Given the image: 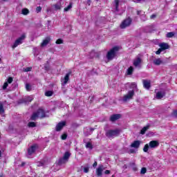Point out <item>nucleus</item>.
I'll return each mask as SVG.
<instances>
[{"label": "nucleus", "mask_w": 177, "mask_h": 177, "mask_svg": "<svg viewBox=\"0 0 177 177\" xmlns=\"http://www.w3.org/2000/svg\"><path fill=\"white\" fill-rule=\"evenodd\" d=\"M121 132V130L116 129H109L107 130L105 133L106 138L109 139H114V138L118 136Z\"/></svg>", "instance_id": "f257e3e1"}, {"label": "nucleus", "mask_w": 177, "mask_h": 177, "mask_svg": "<svg viewBox=\"0 0 177 177\" xmlns=\"http://www.w3.org/2000/svg\"><path fill=\"white\" fill-rule=\"evenodd\" d=\"M120 48L115 46L113 47L112 49H111L106 55V59H108V60H113V59H114V57H115V55L118 52V50H119Z\"/></svg>", "instance_id": "f03ea898"}, {"label": "nucleus", "mask_w": 177, "mask_h": 177, "mask_svg": "<svg viewBox=\"0 0 177 177\" xmlns=\"http://www.w3.org/2000/svg\"><path fill=\"white\" fill-rule=\"evenodd\" d=\"M131 24H132V19L131 18H127L122 22L120 24V28H127V27H129Z\"/></svg>", "instance_id": "7ed1b4c3"}, {"label": "nucleus", "mask_w": 177, "mask_h": 177, "mask_svg": "<svg viewBox=\"0 0 177 177\" xmlns=\"http://www.w3.org/2000/svg\"><path fill=\"white\" fill-rule=\"evenodd\" d=\"M26 38L25 35H22L19 38H18L14 43L13 46H12V49H15V48H17L19 45L23 44V40Z\"/></svg>", "instance_id": "20e7f679"}, {"label": "nucleus", "mask_w": 177, "mask_h": 177, "mask_svg": "<svg viewBox=\"0 0 177 177\" xmlns=\"http://www.w3.org/2000/svg\"><path fill=\"white\" fill-rule=\"evenodd\" d=\"M135 95V91H129L127 95L123 97V102H127V100H131L133 95Z\"/></svg>", "instance_id": "39448f33"}, {"label": "nucleus", "mask_w": 177, "mask_h": 177, "mask_svg": "<svg viewBox=\"0 0 177 177\" xmlns=\"http://www.w3.org/2000/svg\"><path fill=\"white\" fill-rule=\"evenodd\" d=\"M66 124H67L66 121L59 122L55 127V131L57 132H60V131L66 127Z\"/></svg>", "instance_id": "423d86ee"}, {"label": "nucleus", "mask_w": 177, "mask_h": 177, "mask_svg": "<svg viewBox=\"0 0 177 177\" xmlns=\"http://www.w3.org/2000/svg\"><path fill=\"white\" fill-rule=\"evenodd\" d=\"M150 149H156L160 146V142L157 140H152L149 143Z\"/></svg>", "instance_id": "0eeeda50"}, {"label": "nucleus", "mask_w": 177, "mask_h": 177, "mask_svg": "<svg viewBox=\"0 0 177 177\" xmlns=\"http://www.w3.org/2000/svg\"><path fill=\"white\" fill-rule=\"evenodd\" d=\"M70 75H71V72L66 73L65 77L62 79V85H66L67 82L70 81Z\"/></svg>", "instance_id": "6e6552de"}, {"label": "nucleus", "mask_w": 177, "mask_h": 177, "mask_svg": "<svg viewBox=\"0 0 177 177\" xmlns=\"http://www.w3.org/2000/svg\"><path fill=\"white\" fill-rule=\"evenodd\" d=\"M12 82H13V77H10L7 79V81L6 82H4L3 85V90L5 91V89H6V88H8V86H9V84H12Z\"/></svg>", "instance_id": "1a4fd4ad"}, {"label": "nucleus", "mask_w": 177, "mask_h": 177, "mask_svg": "<svg viewBox=\"0 0 177 177\" xmlns=\"http://www.w3.org/2000/svg\"><path fill=\"white\" fill-rule=\"evenodd\" d=\"M36 113H37L39 118H45V117H46L45 111H44V109H38Z\"/></svg>", "instance_id": "9d476101"}, {"label": "nucleus", "mask_w": 177, "mask_h": 177, "mask_svg": "<svg viewBox=\"0 0 177 177\" xmlns=\"http://www.w3.org/2000/svg\"><path fill=\"white\" fill-rule=\"evenodd\" d=\"M142 84H143V86H144V88H145V89H150V88L151 86V83L150 80H143Z\"/></svg>", "instance_id": "9b49d317"}, {"label": "nucleus", "mask_w": 177, "mask_h": 177, "mask_svg": "<svg viewBox=\"0 0 177 177\" xmlns=\"http://www.w3.org/2000/svg\"><path fill=\"white\" fill-rule=\"evenodd\" d=\"M120 118H121V114H113L111 115L110 121H111V122H115V121L120 120Z\"/></svg>", "instance_id": "f8f14e48"}, {"label": "nucleus", "mask_w": 177, "mask_h": 177, "mask_svg": "<svg viewBox=\"0 0 177 177\" xmlns=\"http://www.w3.org/2000/svg\"><path fill=\"white\" fill-rule=\"evenodd\" d=\"M165 95H166L165 91H158L156 93V97L158 100L162 99V97H164V96H165Z\"/></svg>", "instance_id": "ddd939ff"}, {"label": "nucleus", "mask_w": 177, "mask_h": 177, "mask_svg": "<svg viewBox=\"0 0 177 177\" xmlns=\"http://www.w3.org/2000/svg\"><path fill=\"white\" fill-rule=\"evenodd\" d=\"M140 63H142V59L138 57L134 59L133 64L135 67H139Z\"/></svg>", "instance_id": "4468645a"}, {"label": "nucleus", "mask_w": 177, "mask_h": 177, "mask_svg": "<svg viewBox=\"0 0 177 177\" xmlns=\"http://www.w3.org/2000/svg\"><path fill=\"white\" fill-rule=\"evenodd\" d=\"M35 150H37V146L36 145H32L31 147H30L28 149V154L29 156H31V154H33V153H35Z\"/></svg>", "instance_id": "2eb2a0df"}, {"label": "nucleus", "mask_w": 177, "mask_h": 177, "mask_svg": "<svg viewBox=\"0 0 177 177\" xmlns=\"http://www.w3.org/2000/svg\"><path fill=\"white\" fill-rule=\"evenodd\" d=\"M103 171H104V166L100 165L97 169V176H102Z\"/></svg>", "instance_id": "dca6fc26"}, {"label": "nucleus", "mask_w": 177, "mask_h": 177, "mask_svg": "<svg viewBox=\"0 0 177 177\" xmlns=\"http://www.w3.org/2000/svg\"><path fill=\"white\" fill-rule=\"evenodd\" d=\"M139 146H140V141L139 140H136L131 145V147L134 149H139Z\"/></svg>", "instance_id": "f3484780"}, {"label": "nucleus", "mask_w": 177, "mask_h": 177, "mask_svg": "<svg viewBox=\"0 0 177 177\" xmlns=\"http://www.w3.org/2000/svg\"><path fill=\"white\" fill-rule=\"evenodd\" d=\"M159 46L163 50H167V49L169 48V45H168V44L167 43H161L160 44H159Z\"/></svg>", "instance_id": "a211bd4d"}, {"label": "nucleus", "mask_w": 177, "mask_h": 177, "mask_svg": "<svg viewBox=\"0 0 177 177\" xmlns=\"http://www.w3.org/2000/svg\"><path fill=\"white\" fill-rule=\"evenodd\" d=\"M49 42H50V37H46L44 40H43L41 46H46Z\"/></svg>", "instance_id": "6ab92c4d"}, {"label": "nucleus", "mask_w": 177, "mask_h": 177, "mask_svg": "<svg viewBox=\"0 0 177 177\" xmlns=\"http://www.w3.org/2000/svg\"><path fill=\"white\" fill-rule=\"evenodd\" d=\"M153 64L155 66H160V64H162V60L161 58H158L153 60Z\"/></svg>", "instance_id": "aec40b11"}, {"label": "nucleus", "mask_w": 177, "mask_h": 177, "mask_svg": "<svg viewBox=\"0 0 177 177\" xmlns=\"http://www.w3.org/2000/svg\"><path fill=\"white\" fill-rule=\"evenodd\" d=\"M38 118H39V116H38V113H37V112L33 113L30 117L31 121H35L36 120H38Z\"/></svg>", "instance_id": "412c9836"}, {"label": "nucleus", "mask_w": 177, "mask_h": 177, "mask_svg": "<svg viewBox=\"0 0 177 177\" xmlns=\"http://www.w3.org/2000/svg\"><path fill=\"white\" fill-rule=\"evenodd\" d=\"M54 8H55V10H60V9H62V1L57 2L56 4H55Z\"/></svg>", "instance_id": "4be33fe9"}, {"label": "nucleus", "mask_w": 177, "mask_h": 177, "mask_svg": "<svg viewBox=\"0 0 177 177\" xmlns=\"http://www.w3.org/2000/svg\"><path fill=\"white\" fill-rule=\"evenodd\" d=\"M70 156H71V153L70 152L66 151L64 153L63 158L65 161H68V158H70Z\"/></svg>", "instance_id": "5701e85b"}, {"label": "nucleus", "mask_w": 177, "mask_h": 177, "mask_svg": "<svg viewBox=\"0 0 177 177\" xmlns=\"http://www.w3.org/2000/svg\"><path fill=\"white\" fill-rule=\"evenodd\" d=\"M25 99V104H27L31 102H32V100H34V97H32V96H28L24 98Z\"/></svg>", "instance_id": "b1692460"}, {"label": "nucleus", "mask_w": 177, "mask_h": 177, "mask_svg": "<svg viewBox=\"0 0 177 177\" xmlns=\"http://www.w3.org/2000/svg\"><path fill=\"white\" fill-rule=\"evenodd\" d=\"M149 128H150V126H146V127H143L140 131L141 135H145L146 133V131H147V129H149Z\"/></svg>", "instance_id": "393cba45"}, {"label": "nucleus", "mask_w": 177, "mask_h": 177, "mask_svg": "<svg viewBox=\"0 0 177 177\" xmlns=\"http://www.w3.org/2000/svg\"><path fill=\"white\" fill-rule=\"evenodd\" d=\"M175 32H169L166 34L167 38H172L175 36Z\"/></svg>", "instance_id": "a878e982"}, {"label": "nucleus", "mask_w": 177, "mask_h": 177, "mask_svg": "<svg viewBox=\"0 0 177 177\" xmlns=\"http://www.w3.org/2000/svg\"><path fill=\"white\" fill-rule=\"evenodd\" d=\"M133 73V66H130L127 69V75H132Z\"/></svg>", "instance_id": "bb28decb"}, {"label": "nucleus", "mask_w": 177, "mask_h": 177, "mask_svg": "<svg viewBox=\"0 0 177 177\" xmlns=\"http://www.w3.org/2000/svg\"><path fill=\"white\" fill-rule=\"evenodd\" d=\"M73 8V3H70L69 5L64 9V12H68Z\"/></svg>", "instance_id": "cd10ccee"}, {"label": "nucleus", "mask_w": 177, "mask_h": 177, "mask_svg": "<svg viewBox=\"0 0 177 177\" xmlns=\"http://www.w3.org/2000/svg\"><path fill=\"white\" fill-rule=\"evenodd\" d=\"M114 3H115V11L118 12V6L120 5V1L119 0H115Z\"/></svg>", "instance_id": "c85d7f7f"}, {"label": "nucleus", "mask_w": 177, "mask_h": 177, "mask_svg": "<svg viewBox=\"0 0 177 177\" xmlns=\"http://www.w3.org/2000/svg\"><path fill=\"white\" fill-rule=\"evenodd\" d=\"M28 127H29V128H35V127H37V124L34 122H30L28 124Z\"/></svg>", "instance_id": "c756f323"}, {"label": "nucleus", "mask_w": 177, "mask_h": 177, "mask_svg": "<svg viewBox=\"0 0 177 177\" xmlns=\"http://www.w3.org/2000/svg\"><path fill=\"white\" fill-rule=\"evenodd\" d=\"M66 162H67V160H65L63 158H59V160L58 161V164L59 165H62L63 164H66Z\"/></svg>", "instance_id": "7c9ffc66"}, {"label": "nucleus", "mask_w": 177, "mask_h": 177, "mask_svg": "<svg viewBox=\"0 0 177 177\" xmlns=\"http://www.w3.org/2000/svg\"><path fill=\"white\" fill-rule=\"evenodd\" d=\"M5 113V109H3V104L0 103V114H3Z\"/></svg>", "instance_id": "2f4dec72"}, {"label": "nucleus", "mask_w": 177, "mask_h": 177, "mask_svg": "<svg viewBox=\"0 0 177 177\" xmlns=\"http://www.w3.org/2000/svg\"><path fill=\"white\" fill-rule=\"evenodd\" d=\"M28 13H30V11L28 10V9L24 8L22 10V15H28Z\"/></svg>", "instance_id": "473e14b6"}, {"label": "nucleus", "mask_w": 177, "mask_h": 177, "mask_svg": "<svg viewBox=\"0 0 177 177\" xmlns=\"http://www.w3.org/2000/svg\"><path fill=\"white\" fill-rule=\"evenodd\" d=\"M26 91H28V92H30V91L32 90V88L31 87V86L30 85V84L27 83L26 84Z\"/></svg>", "instance_id": "72a5a7b5"}, {"label": "nucleus", "mask_w": 177, "mask_h": 177, "mask_svg": "<svg viewBox=\"0 0 177 177\" xmlns=\"http://www.w3.org/2000/svg\"><path fill=\"white\" fill-rule=\"evenodd\" d=\"M149 147H150V146L148 145V144H146L143 148V151L147 153V151H149Z\"/></svg>", "instance_id": "f704fd0d"}, {"label": "nucleus", "mask_w": 177, "mask_h": 177, "mask_svg": "<svg viewBox=\"0 0 177 177\" xmlns=\"http://www.w3.org/2000/svg\"><path fill=\"white\" fill-rule=\"evenodd\" d=\"M86 149H90L91 150H92V149H93V147L92 146V144L91 142H87L86 144Z\"/></svg>", "instance_id": "c9c22d12"}, {"label": "nucleus", "mask_w": 177, "mask_h": 177, "mask_svg": "<svg viewBox=\"0 0 177 177\" xmlns=\"http://www.w3.org/2000/svg\"><path fill=\"white\" fill-rule=\"evenodd\" d=\"M131 88L132 89H138V85L136 84V83L133 82L131 84Z\"/></svg>", "instance_id": "e433bc0d"}, {"label": "nucleus", "mask_w": 177, "mask_h": 177, "mask_svg": "<svg viewBox=\"0 0 177 177\" xmlns=\"http://www.w3.org/2000/svg\"><path fill=\"white\" fill-rule=\"evenodd\" d=\"M53 95V91H46L45 93V95L46 96H48V97H50Z\"/></svg>", "instance_id": "4c0bfd02"}, {"label": "nucleus", "mask_w": 177, "mask_h": 177, "mask_svg": "<svg viewBox=\"0 0 177 177\" xmlns=\"http://www.w3.org/2000/svg\"><path fill=\"white\" fill-rule=\"evenodd\" d=\"M146 172H147V169H146V167H142L140 171L141 175H145Z\"/></svg>", "instance_id": "58836bf2"}, {"label": "nucleus", "mask_w": 177, "mask_h": 177, "mask_svg": "<svg viewBox=\"0 0 177 177\" xmlns=\"http://www.w3.org/2000/svg\"><path fill=\"white\" fill-rule=\"evenodd\" d=\"M23 103L26 104V101L24 98H22L18 101V104H23Z\"/></svg>", "instance_id": "ea45409f"}, {"label": "nucleus", "mask_w": 177, "mask_h": 177, "mask_svg": "<svg viewBox=\"0 0 177 177\" xmlns=\"http://www.w3.org/2000/svg\"><path fill=\"white\" fill-rule=\"evenodd\" d=\"M172 117H174V118H177V109L174 110L171 113Z\"/></svg>", "instance_id": "a19ab883"}, {"label": "nucleus", "mask_w": 177, "mask_h": 177, "mask_svg": "<svg viewBox=\"0 0 177 177\" xmlns=\"http://www.w3.org/2000/svg\"><path fill=\"white\" fill-rule=\"evenodd\" d=\"M61 139L62 140H66L67 139V133H64L61 136Z\"/></svg>", "instance_id": "79ce46f5"}, {"label": "nucleus", "mask_w": 177, "mask_h": 177, "mask_svg": "<svg viewBox=\"0 0 177 177\" xmlns=\"http://www.w3.org/2000/svg\"><path fill=\"white\" fill-rule=\"evenodd\" d=\"M83 169L85 174H88V172H89V167H83Z\"/></svg>", "instance_id": "37998d69"}, {"label": "nucleus", "mask_w": 177, "mask_h": 177, "mask_svg": "<svg viewBox=\"0 0 177 177\" xmlns=\"http://www.w3.org/2000/svg\"><path fill=\"white\" fill-rule=\"evenodd\" d=\"M55 44H57V45H60V44H63V39H58L56 41Z\"/></svg>", "instance_id": "c03bdc74"}, {"label": "nucleus", "mask_w": 177, "mask_h": 177, "mask_svg": "<svg viewBox=\"0 0 177 177\" xmlns=\"http://www.w3.org/2000/svg\"><path fill=\"white\" fill-rule=\"evenodd\" d=\"M37 165L38 167H44V166L45 165V163L43 162H38L37 163Z\"/></svg>", "instance_id": "a18cd8bd"}, {"label": "nucleus", "mask_w": 177, "mask_h": 177, "mask_svg": "<svg viewBox=\"0 0 177 177\" xmlns=\"http://www.w3.org/2000/svg\"><path fill=\"white\" fill-rule=\"evenodd\" d=\"M161 52H164V50L160 48L156 52V55H160L161 53Z\"/></svg>", "instance_id": "49530a36"}, {"label": "nucleus", "mask_w": 177, "mask_h": 177, "mask_svg": "<svg viewBox=\"0 0 177 177\" xmlns=\"http://www.w3.org/2000/svg\"><path fill=\"white\" fill-rule=\"evenodd\" d=\"M44 70H46V71H49V70H50V66H49V65H44Z\"/></svg>", "instance_id": "de8ad7c7"}, {"label": "nucleus", "mask_w": 177, "mask_h": 177, "mask_svg": "<svg viewBox=\"0 0 177 177\" xmlns=\"http://www.w3.org/2000/svg\"><path fill=\"white\" fill-rule=\"evenodd\" d=\"M41 10H42V8H41V6H39L36 8V12L37 13H39V12H41Z\"/></svg>", "instance_id": "09e8293b"}, {"label": "nucleus", "mask_w": 177, "mask_h": 177, "mask_svg": "<svg viewBox=\"0 0 177 177\" xmlns=\"http://www.w3.org/2000/svg\"><path fill=\"white\" fill-rule=\"evenodd\" d=\"M25 73H28V71H31V68L27 67L24 69Z\"/></svg>", "instance_id": "8fccbe9b"}, {"label": "nucleus", "mask_w": 177, "mask_h": 177, "mask_svg": "<svg viewBox=\"0 0 177 177\" xmlns=\"http://www.w3.org/2000/svg\"><path fill=\"white\" fill-rule=\"evenodd\" d=\"M156 17H157V15L153 14L152 15H151L150 19H156Z\"/></svg>", "instance_id": "3c124183"}, {"label": "nucleus", "mask_w": 177, "mask_h": 177, "mask_svg": "<svg viewBox=\"0 0 177 177\" xmlns=\"http://www.w3.org/2000/svg\"><path fill=\"white\" fill-rule=\"evenodd\" d=\"M90 56L91 57V59H93V56H95V52H94V51H92V52L90 53Z\"/></svg>", "instance_id": "603ef678"}, {"label": "nucleus", "mask_w": 177, "mask_h": 177, "mask_svg": "<svg viewBox=\"0 0 177 177\" xmlns=\"http://www.w3.org/2000/svg\"><path fill=\"white\" fill-rule=\"evenodd\" d=\"M93 168H95V167H97V162H95L93 165Z\"/></svg>", "instance_id": "864d4df0"}, {"label": "nucleus", "mask_w": 177, "mask_h": 177, "mask_svg": "<svg viewBox=\"0 0 177 177\" xmlns=\"http://www.w3.org/2000/svg\"><path fill=\"white\" fill-rule=\"evenodd\" d=\"M104 174L105 175H109L110 174V170H106Z\"/></svg>", "instance_id": "5fc2aeb1"}, {"label": "nucleus", "mask_w": 177, "mask_h": 177, "mask_svg": "<svg viewBox=\"0 0 177 177\" xmlns=\"http://www.w3.org/2000/svg\"><path fill=\"white\" fill-rule=\"evenodd\" d=\"M24 165H26V162H23L21 165V167H24Z\"/></svg>", "instance_id": "6e6d98bb"}, {"label": "nucleus", "mask_w": 177, "mask_h": 177, "mask_svg": "<svg viewBox=\"0 0 177 177\" xmlns=\"http://www.w3.org/2000/svg\"><path fill=\"white\" fill-rule=\"evenodd\" d=\"M90 131H91V132H93V131H95V129H93V128H90Z\"/></svg>", "instance_id": "4d7b16f0"}, {"label": "nucleus", "mask_w": 177, "mask_h": 177, "mask_svg": "<svg viewBox=\"0 0 177 177\" xmlns=\"http://www.w3.org/2000/svg\"><path fill=\"white\" fill-rule=\"evenodd\" d=\"M9 0H1V2H8Z\"/></svg>", "instance_id": "13d9d810"}, {"label": "nucleus", "mask_w": 177, "mask_h": 177, "mask_svg": "<svg viewBox=\"0 0 177 177\" xmlns=\"http://www.w3.org/2000/svg\"><path fill=\"white\" fill-rule=\"evenodd\" d=\"M87 3H88V5H91V0H87Z\"/></svg>", "instance_id": "bf43d9fd"}, {"label": "nucleus", "mask_w": 177, "mask_h": 177, "mask_svg": "<svg viewBox=\"0 0 177 177\" xmlns=\"http://www.w3.org/2000/svg\"><path fill=\"white\" fill-rule=\"evenodd\" d=\"M142 11H137V15H140V12H141Z\"/></svg>", "instance_id": "052dcab7"}, {"label": "nucleus", "mask_w": 177, "mask_h": 177, "mask_svg": "<svg viewBox=\"0 0 177 177\" xmlns=\"http://www.w3.org/2000/svg\"><path fill=\"white\" fill-rule=\"evenodd\" d=\"M2 156V151L0 150V157Z\"/></svg>", "instance_id": "680f3d73"}, {"label": "nucleus", "mask_w": 177, "mask_h": 177, "mask_svg": "<svg viewBox=\"0 0 177 177\" xmlns=\"http://www.w3.org/2000/svg\"><path fill=\"white\" fill-rule=\"evenodd\" d=\"M130 152H131V153H133V149H131V150H130Z\"/></svg>", "instance_id": "e2e57ef3"}, {"label": "nucleus", "mask_w": 177, "mask_h": 177, "mask_svg": "<svg viewBox=\"0 0 177 177\" xmlns=\"http://www.w3.org/2000/svg\"><path fill=\"white\" fill-rule=\"evenodd\" d=\"M137 2H140V1H145V0H136Z\"/></svg>", "instance_id": "0e129e2a"}, {"label": "nucleus", "mask_w": 177, "mask_h": 177, "mask_svg": "<svg viewBox=\"0 0 177 177\" xmlns=\"http://www.w3.org/2000/svg\"><path fill=\"white\" fill-rule=\"evenodd\" d=\"M112 177H114V176H112Z\"/></svg>", "instance_id": "69168bd1"}]
</instances>
